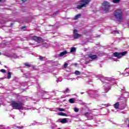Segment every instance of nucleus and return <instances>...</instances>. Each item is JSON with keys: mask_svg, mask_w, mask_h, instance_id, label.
Returning a JSON list of instances; mask_svg holds the SVG:
<instances>
[{"mask_svg": "<svg viewBox=\"0 0 129 129\" xmlns=\"http://www.w3.org/2000/svg\"><path fill=\"white\" fill-rule=\"evenodd\" d=\"M114 84H116V80L111 78H107L106 80H105V83H103V85L107 90H109L110 86L114 85Z\"/></svg>", "mask_w": 129, "mask_h": 129, "instance_id": "obj_1", "label": "nucleus"}, {"mask_svg": "<svg viewBox=\"0 0 129 129\" xmlns=\"http://www.w3.org/2000/svg\"><path fill=\"white\" fill-rule=\"evenodd\" d=\"M90 2H91V0H81L79 2L80 5L77 6V9L78 10H81L82 8H86V6H87Z\"/></svg>", "mask_w": 129, "mask_h": 129, "instance_id": "obj_2", "label": "nucleus"}, {"mask_svg": "<svg viewBox=\"0 0 129 129\" xmlns=\"http://www.w3.org/2000/svg\"><path fill=\"white\" fill-rule=\"evenodd\" d=\"M114 16L118 21L120 22L122 20V11L120 9L116 10L114 11Z\"/></svg>", "mask_w": 129, "mask_h": 129, "instance_id": "obj_3", "label": "nucleus"}, {"mask_svg": "<svg viewBox=\"0 0 129 129\" xmlns=\"http://www.w3.org/2000/svg\"><path fill=\"white\" fill-rule=\"evenodd\" d=\"M12 106L14 109H23V106H22V103L21 102L13 101L12 102Z\"/></svg>", "mask_w": 129, "mask_h": 129, "instance_id": "obj_4", "label": "nucleus"}, {"mask_svg": "<svg viewBox=\"0 0 129 129\" xmlns=\"http://www.w3.org/2000/svg\"><path fill=\"white\" fill-rule=\"evenodd\" d=\"M102 9L104 13H107L110 10V4L109 3L105 1L102 4Z\"/></svg>", "mask_w": 129, "mask_h": 129, "instance_id": "obj_5", "label": "nucleus"}, {"mask_svg": "<svg viewBox=\"0 0 129 129\" xmlns=\"http://www.w3.org/2000/svg\"><path fill=\"white\" fill-rule=\"evenodd\" d=\"M77 30L76 29H75L74 30V36L75 39H78V38H80V37H81V35L78 34V33H77Z\"/></svg>", "mask_w": 129, "mask_h": 129, "instance_id": "obj_6", "label": "nucleus"}, {"mask_svg": "<svg viewBox=\"0 0 129 129\" xmlns=\"http://www.w3.org/2000/svg\"><path fill=\"white\" fill-rule=\"evenodd\" d=\"M32 40L36 41V42H41L42 41V38L37 36H33L32 37Z\"/></svg>", "mask_w": 129, "mask_h": 129, "instance_id": "obj_7", "label": "nucleus"}, {"mask_svg": "<svg viewBox=\"0 0 129 129\" xmlns=\"http://www.w3.org/2000/svg\"><path fill=\"white\" fill-rule=\"evenodd\" d=\"M58 121L61 123H67V122H68V120H67V118H60L58 120Z\"/></svg>", "mask_w": 129, "mask_h": 129, "instance_id": "obj_8", "label": "nucleus"}, {"mask_svg": "<svg viewBox=\"0 0 129 129\" xmlns=\"http://www.w3.org/2000/svg\"><path fill=\"white\" fill-rule=\"evenodd\" d=\"M113 55L114 57H116L118 59H120L122 57L121 53L115 52L113 53Z\"/></svg>", "mask_w": 129, "mask_h": 129, "instance_id": "obj_9", "label": "nucleus"}, {"mask_svg": "<svg viewBox=\"0 0 129 129\" xmlns=\"http://www.w3.org/2000/svg\"><path fill=\"white\" fill-rule=\"evenodd\" d=\"M91 94L93 95L92 97H94V98H96L97 97H98V93L96 91H92Z\"/></svg>", "mask_w": 129, "mask_h": 129, "instance_id": "obj_10", "label": "nucleus"}, {"mask_svg": "<svg viewBox=\"0 0 129 129\" xmlns=\"http://www.w3.org/2000/svg\"><path fill=\"white\" fill-rule=\"evenodd\" d=\"M66 54H68V52L65 50L60 52L58 56H59V57H63V56H64V55H66Z\"/></svg>", "mask_w": 129, "mask_h": 129, "instance_id": "obj_11", "label": "nucleus"}, {"mask_svg": "<svg viewBox=\"0 0 129 129\" xmlns=\"http://www.w3.org/2000/svg\"><path fill=\"white\" fill-rule=\"evenodd\" d=\"M89 58H90V59H92V60H94V59H96L97 58V55L94 54V55H89Z\"/></svg>", "mask_w": 129, "mask_h": 129, "instance_id": "obj_12", "label": "nucleus"}, {"mask_svg": "<svg viewBox=\"0 0 129 129\" xmlns=\"http://www.w3.org/2000/svg\"><path fill=\"white\" fill-rule=\"evenodd\" d=\"M80 17H81V14H78L75 16V17L74 18V20H78V19H80Z\"/></svg>", "mask_w": 129, "mask_h": 129, "instance_id": "obj_13", "label": "nucleus"}, {"mask_svg": "<svg viewBox=\"0 0 129 129\" xmlns=\"http://www.w3.org/2000/svg\"><path fill=\"white\" fill-rule=\"evenodd\" d=\"M58 115H61V116H68L66 113H64L62 112L57 113Z\"/></svg>", "mask_w": 129, "mask_h": 129, "instance_id": "obj_14", "label": "nucleus"}, {"mask_svg": "<svg viewBox=\"0 0 129 129\" xmlns=\"http://www.w3.org/2000/svg\"><path fill=\"white\" fill-rule=\"evenodd\" d=\"M119 102H117L114 104V107L115 108H116V109H118V108L119 107Z\"/></svg>", "mask_w": 129, "mask_h": 129, "instance_id": "obj_15", "label": "nucleus"}, {"mask_svg": "<svg viewBox=\"0 0 129 129\" xmlns=\"http://www.w3.org/2000/svg\"><path fill=\"white\" fill-rule=\"evenodd\" d=\"M11 77H12V73L11 72H9L8 74V79H10Z\"/></svg>", "mask_w": 129, "mask_h": 129, "instance_id": "obj_16", "label": "nucleus"}, {"mask_svg": "<svg viewBox=\"0 0 129 129\" xmlns=\"http://www.w3.org/2000/svg\"><path fill=\"white\" fill-rule=\"evenodd\" d=\"M75 51H76V48H75V47H72L71 49V53H72L73 52H75Z\"/></svg>", "mask_w": 129, "mask_h": 129, "instance_id": "obj_17", "label": "nucleus"}, {"mask_svg": "<svg viewBox=\"0 0 129 129\" xmlns=\"http://www.w3.org/2000/svg\"><path fill=\"white\" fill-rule=\"evenodd\" d=\"M112 2L114 4H118L120 2V0H113Z\"/></svg>", "mask_w": 129, "mask_h": 129, "instance_id": "obj_18", "label": "nucleus"}, {"mask_svg": "<svg viewBox=\"0 0 129 129\" xmlns=\"http://www.w3.org/2000/svg\"><path fill=\"white\" fill-rule=\"evenodd\" d=\"M64 93H69V92H70V89L69 88H67L66 90L64 91Z\"/></svg>", "mask_w": 129, "mask_h": 129, "instance_id": "obj_19", "label": "nucleus"}, {"mask_svg": "<svg viewBox=\"0 0 129 129\" xmlns=\"http://www.w3.org/2000/svg\"><path fill=\"white\" fill-rule=\"evenodd\" d=\"M56 109L59 110V111H65V109H64L63 108H57Z\"/></svg>", "mask_w": 129, "mask_h": 129, "instance_id": "obj_20", "label": "nucleus"}, {"mask_svg": "<svg viewBox=\"0 0 129 129\" xmlns=\"http://www.w3.org/2000/svg\"><path fill=\"white\" fill-rule=\"evenodd\" d=\"M75 74H76V75H80V72L78 71H76L75 72Z\"/></svg>", "mask_w": 129, "mask_h": 129, "instance_id": "obj_21", "label": "nucleus"}, {"mask_svg": "<svg viewBox=\"0 0 129 129\" xmlns=\"http://www.w3.org/2000/svg\"><path fill=\"white\" fill-rule=\"evenodd\" d=\"M70 103H74V99L72 98L69 100Z\"/></svg>", "mask_w": 129, "mask_h": 129, "instance_id": "obj_22", "label": "nucleus"}, {"mask_svg": "<svg viewBox=\"0 0 129 129\" xmlns=\"http://www.w3.org/2000/svg\"><path fill=\"white\" fill-rule=\"evenodd\" d=\"M127 52L126 51H124L122 53H121V55H122V56H124V55H125L126 54Z\"/></svg>", "mask_w": 129, "mask_h": 129, "instance_id": "obj_23", "label": "nucleus"}, {"mask_svg": "<svg viewBox=\"0 0 129 129\" xmlns=\"http://www.w3.org/2000/svg\"><path fill=\"white\" fill-rule=\"evenodd\" d=\"M119 32H118V31L115 30L112 32V34H119Z\"/></svg>", "mask_w": 129, "mask_h": 129, "instance_id": "obj_24", "label": "nucleus"}, {"mask_svg": "<svg viewBox=\"0 0 129 129\" xmlns=\"http://www.w3.org/2000/svg\"><path fill=\"white\" fill-rule=\"evenodd\" d=\"M74 111H75V112H78V111H79L78 108H74Z\"/></svg>", "mask_w": 129, "mask_h": 129, "instance_id": "obj_25", "label": "nucleus"}, {"mask_svg": "<svg viewBox=\"0 0 129 129\" xmlns=\"http://www.w3.org/2000/svg\"><path fill=\"white\" fill-rule=\"evenodd\" d=\"M1 72H2V73H5L6 70L4 69H2L1 70Z\"/></svg>", "mask_w": 129, "mask_h": 129, "instance_id": "obj_26", "label": "nucleus"}, {"mask_svg": "<svg viewBox=\"0 0 129 129\" xmlns=\"http://www.w3.org/2000/svg\"><path fill=\"white\" fill-rule=\"evenodd\" d=\"M25 66H27V67H30V64L28 63H25Z\"/></svg>", "mask_w": 129, "mask_h": 129, "instance_id": "obj_27", "label": "nucleus"}, {"mask_svg": "<svg viewBox=\"0 0 129 129\" xmlns=\"http://www.w3.org/2000/svg\"><path fill=\"white\" fill-rule=\"evenodd\" d=\"M67 66H68V64H67V63H64V68H67Z\"/></svg>", "mask_w": 129, "mask_h": 129, "instance_id": "obj_28", "label": "nucleus"}, {"mask_svg": "<svg viewBox=\"0 0 129 129\" xmlns=\"http://www.w3.org/2000/svg\"><path fill=\"white\" fill-rule=\"evenodd\" d=\"M43 58H44V57H43V56H40V57H39V59H40V60H43Z\"/></svg>", "mask_w": 129, "mask_h": 129, "instance_id": "obj_29", "label": "nucleus"}, {"mask_svg": "<svg viewBox=\"0 0 129 129\" xmlns=\"http://www.w3.org/2000/svg\"><path fill=\"white\" fill-rule=\"evenodd\" d=\"M105 106H106V107H107V106H109V105H110L109 104H106L104 105Z\"/></svg>", "mask_w": 129, "mask_h": 129, "instance_id": "obj_30", "label": "nucleus"}, {"mask_svg": "<svg viewBox=\"0 0 129 129\" xmlns=\"http://www.w3.org/2000/svg\"><path fill=\"white\" fill-rule=\"evenodd\" d=\"M43 46L46 47V48H48V45H47V44H45V45H44Z\"/></svg>", "mask_w": 129, "mask_h": 129, "instance_id": "obj_31", "label": "nucleus"}, {"mask_svg": "<svg viewBox=\"0 0 129 129\" xmlns=\"http://www.w3.org/2000/svg\"><path fill=\"white\" fill-rule=\"evenodd\" d=\"M69 80H71V81H73V80H74V78L69 79Z\"/></svg>", "mask_w": 129, "mask_h": 129, "instance_id": "obj_32", "label": "nucleus"}, {"mask_svg": "<svg viewBox=\"0 0 129 129\" xmlns=\"http://www.w3.org/2000/svg\"><path fill=\"white\" fill-rule=\"evenodd\" d=\"M23 3H26L27 2V0H22Z\"/></svg>", "mask_w": 129, "mask_h": 129, "instance_id": "obj_33", "label": "nucleus"}, {"mask_svg": "<svg viewBox=\"0 0 129 129\" xmlns=\"http://www.w3.org/2000/svg\"><path fill=\"white\" fill-rule=\"evenodd\" d=\"M25 28H26V27H22V30H24V29H25Z\"/></svg>", "mask_w": 129, "mask_h": 129, "instance_id": "obj_34", "label": "nucleus"}, {"mask_svg": "<svg viewBox=\"0 0 129 129\" xmlns=\"http://www.w3.org/2000/svg\"><path fill=\"white\" fill-rule=\"evenodd\" d=\"M124 76H128V75H126V74H125L124 75Z\"/></svg>", "mask_w": 129, "mask_h": 129, "instance_id": "obj_35", "label": "nucleus"}, {"mask_svg": "<svg viewBox=\"0 0 129 129\" xmlns=\"http://www.w3.org/2000/svg\"><path fill=\"white\" fill-rule=\"evenodd\" d=\"M81 94H83V93L81 92Z\"/></svg>", "mask_w": 129, "mask_h": 129, "instance_id": "obj_36", "label": "nucleus"}, {"mask_svg": "<svg viewBox=\"0 0 129 129\" xmlns=\"http://www.w3.org/2000/svg\"><path fill=\"white\" fill-rule=\"evenodd\" d=\"M0 2H2V0H0Z\"/></svg>", "mask_w": 129, "mask_h": 129, "instance_id": "obj_37", "label": "nucleus"}, {"mask_svg": "<svg viewBox=\"0 0 129 129\" xmlns=\"http://www.w3.org/2000/svg\"><path fill=\"white\" fill-rule=\"evenodd\" d=\"M88 113H87V114H88Z\"/></svg>", "mask_w": 129, "mask_h": 129, "instance_id": "obj_38", "label": "nucleus"}, {"mask_svg": "<svg viewBox=\"0 0 129 129\" xmlns=\"http://www.w3.org/2000/svg\"><path fill=\"white\" fill-rule=\"evenodd\" d=\"M0 64H1V61H0Z\"/></svg>", "mask_w": 129, "mask_h": 129, "instance_id": "obj_39", "label": "nucleus"}]
</instances>
